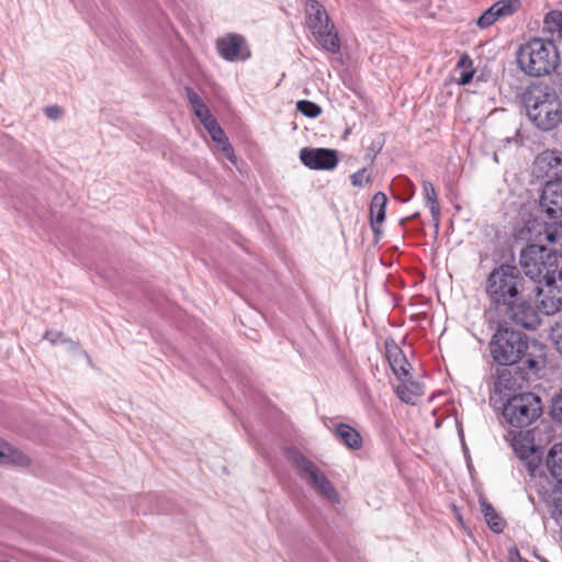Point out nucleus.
I'll return each instance as SVG.
<instances>
[{"label":"nucleus","mask_w":562,"mask_h":562,"mask_svg":"<svg viewBox=\"0 0 562 562\" xmlns=\"http://www.w3.org/2000/svg\"><path fill=\"white\" fill-rule=\"evenodd\" d=\"M546 464L557 482L562 483V442L553 445L546 458Z\"/></svg>","instance_id":"24"},{"label":"nucleus","mask_w":562,"mask_h":562,"mask_svg":"<svg viewBox=\"0 0 562 562\" xmlns=\"http://www.w3.org/2000/svg\"><path fill=\"white\" fill-rule=\"evenodd\" d=\"M525 290V279L516 266L501 265L486 280V294L502 321L532 328L536 314L524 296Z\"/></svg>","instance_id":"1"},{"label":"nucleus","mask_w":562,"mask_h":562,"mask_svg":"<svg viewBox=\"0 0 562 562\" xmlns=\"http://www.w3.org/2000/svg\"><path fill=\"white\" fill-rule=\"evenodd\" d=\"M45 114L49 119L56 120V119H58L60 116L61 109L59 106H57V105L47 106V108H45Z\"/></svg>","instance_id":"37"},{"label":"nucleus","mask_w":562,"mask_h":562,"mask_svg":"<svg viewBox=\"0 0 562 562\" xmlns=\"http://www.w3.org/2000/svg\"><path fill=\"white\" fill-rule=\"evenodd\" d=\"M458 68H472V59L469 55L463 54L457 64Z\"/></svg>","instance_id":"38"},{"label":"nucleus","mask_w":562,"mask_h":562,"mask_svg":"<svg viewBox=\"0 0 562 562\" xmlns=\"http://www.w3.org/2000/svg\"><path fill=\"white\" fill-rule=\"evenodd\" d=\"M184 90L195 116L200 120L203 126L206 128V126L215 123L216 119L213 116L209 106L204 103L201 97L191 87H186Z\"/></svg>","instance_id":"19"},{"label":"nucleus","mask_w":562,"mask_h":562,"mask_svg":"<svg viewBox=\"0 0 562 562\" xmlns=\"http://www.w3.org/2000/svg\"><path fill=\"white\" fill-rule=\"evenodd\" d=\"M551 416L555 422L562 424V390L552 398Z\"/></svg>","instance_id":"31"},{"label":"nucleus","mask_w":562,"mask_h":562,"mask_svg":"<svg viewBox=\"0 0 562 562\" xmlns=\"http://www.w3.org/2000/svg\"><path fill=\"white\" fill-rule=\"evenodd\" d=\"M300 160L312 170H333L338 165L337 150L330 148L304 147Z\"/></svg>","instance_id":"12"},{"label":"nucleus","mask_w":562,"mask_h":562,"mask_svg":"<svg viewBox=\"0 0 562 562\" xmlns=\"http://www.w3.org/2000/svg\"><path fill=\"white\" fill-rule=\"evenodd\" d=\"M205 130L210 134L212 140L216 143V146L218 150L223 154V156L229 161L235 162L236 156L234 149L231 146L224 131L218 125L217 121H215V123H212L210 126H206Z\"/></svg>","instance_id":"20"},{"label":"nucleus","mask_w":562,"mask_h":562,"mask_svg":"<svg viewBox=\"0 0 562 562\" xmlns=\"http://www.w3.org/2000/svg\"><path fill=\"white\" fill-rule=\"evenodd\" d=\"M520 461L524 468L527 470L530 477L536 479L537 476H539L541 479L542 476H546L543 474V471L540 469L541 458L537 453V451L530 454L528 459H521Z\"/></svg>","instance_id":"29"},{"label":"nucleus","mask_w":562,"mask_h":562,"mask_svg":"<svg viewBox=\"0 0 562 562\" xmlns=\"http://www.w3.org/2000/svg\"><path fill=\"white\" fill-rule=\"evenodd\" d=\"M521 100L528 120L539 131L551 132L562 123V101L548 83H531L525 89Z\"/></svg>","instance_id":"2"},{"label":"nucleus","mask_w":562,"mask_h":562,"mask_svg":"<svg viewBox=\"0 0 562 562\" xmlns=\"http://www.w3.org/2000/svg\"><path fill=\"white\" fill-rule=\"evenodd\" d=\"M385 356L393 373L400 380L408 375L409 363L402 349L393 340H385Z\"/></svg>","instance_id":"17"},{"label":"nucleus","mask_w":562,"mask_h":562,"mask_svg":"<svg viewBox=\"0 0 562 562\" xmlns=\"http://www.w3.org/2000/svg\"><path fill=\"white\" fill-rule=\"evenodd\" d=\"M542 413L541 400L535 393H521L508 398L503 407V417L514 428H525Z\"/></svg>","instance_id":"5"},{"label":"nucleus","mask_w":562,"mask_h":562,"mask_svg":"<svg viewBox=\"0 0 562 562\" xmlns=\"http://www.w3.org/2000/svg\"><path fill=\"white\" fill-rule=\"evenodd\" d=\"M539 207L549 220L557 221L562 217V176L553 177L544 183Z\"/></svg>","instance_id":"10"},{"label":"nucleus","mask_w":562,"mask_h":562,"mask_svg":"<svg viewBox=\"0 0 562 562\" xmlns=\"http://www.w3.org/2000/svg\"><path fill=\"white\" fill-rule=\"evenodd\" d=\"M546 238L551 245V254L562 257V220L554 221L546 227Z\"/></svg>","instance_id":"26"},{"label":"nucleus","mask_w":562,"mask_h":562,"mask_svg":"<svg viewBox=\"0 0 562 562\" xmlns=\"http://www.w3.org/2000/svg\"><path fill=\"white\" fill-rule=\"evenodd\" d=\"M533 291L539 297V308L547 315H553L562 308V272L548 277L541 284H535Z\"/></svg>","instance_id":"9"},{"label":"nucleus","mask_w":562,"mask_h":562,"mask_svg":"<svg viewBox=\"0 0 562 562\" xmlns=\"http://www.w3.org/2000/svg\"><path fill=\"white\" fill-rule=\"evenodd\" d=\"M480 506L490 529L496 533L502 532L506 526L505 519L501 517L493 505L490 504L485 498L480 499Z\"/></svg>","instance_id":"25"},{"label":"nucleus","mask_w":562,"mask_h":562,"mask_svg":"<svg viewBox=\"0 0 562 562\" xmlns=\"http://www.w3.org/2000/svg\"><path fill=\"white\" fill-rule=\"evenodd\" d=\"M541 562H549V561H547V560L542 559V560H541Z\"/></svg>","instance_id":"41"},{"label":"nucleus","mask_w":562,"mask_h":562,"mask_svg":"<svg viewBox=\"0 0 562 562\" xmlns=\"http://www.w3.org/2000/svg\"><path fill=\"white\" fill-rule=\"evenodd\" d=\"M551 338L557 350L562 355V319L552 327Z\"/></svg>","instance_id":"34"},{"label":"nucleus","mask_w":562,"mask_h":562,"mask_svg":"<svg viewBox=\"0 0 562 562\" xmlns=\"http://www.w3.org/2000/svg\"><path fill=\"white\" fill-rule=\"evenodd\" d=\"M305 12L307 26L317 43L327 52L338 53L340 49L338 34L334 25H329V16L324 5L317 0H307Z\"/></svg>","instance_id":"6"},{"label":"nucleus","mask_w":562,"mask_h":562,"mask_svg":"<svg viewBox=\"0 0 562 562\" xmlns=\"http://www.w3.org/2000/svg\"><path fill=\"white\" fill-rule=\"evenodd\" d=\"M423 192L427 204L438 201L435 188L431 182L426 180L423 181Z\"/></svg>","instance_id":"35"},{"label":"nucleus","mask_w":562,"mask_h":562,"mask_svg":"<svg viewBox=\"0 0 562 562\" xmlns=\"http://www.w3.org/2000/svg\"><path fill=\"white\" fill-rule=\"evenodd\" d=\"M521 0H499L485 10L476 20L481 29L492 26L499 18L509 16L519 10Z\"/></svg>","instance_id":"15"},{"label":"nucleus","mask_w":562,"mask_h":562,"mask_svg":"<svg viewBox=\"0 0 562 562\" xmlns=\"http://www.w3.org/2000/svg\"><path fill=\"white\" fill-rule=\"evenodd\" d=\"M503 367L497 370V375L493 382V391L504 395L521 387L522 383L529 379L530 373L536 374L538 372L527 369L524 364H518L516 368Z\"/></svg>","instance_id":"11"},{"label":"nucleus","mask_w":562,"mask_h":562,"mask_svg":"<svg viewBox=\"0 0 562 562\" xmlns=\"http://www.w3.org/2000/svg\"><path fill=\"white\" fill-rule=\"evenodd\" d=\"M44 339L48 340L53 345H56L59 342L66 344L70 351L82 353L83 356H86L88 358L89 362H91L90 357L88 356V353L85 350L81 349L80 345L76 341H72L71 339L64 337L63 333H60V331H46L44 334Z\"/></svg>","instance_id":"27"},{"label":"nucleus","mask_w":562,"mask_h":562,"mask_svg":"<svg viewBox=\"0 0 562 562\" xmlns=\"http://www.w3.org/2000/svg\"><path fill=\"white\" fill-rule=\"evenodd\" d=\"M296 109L303 115L311 117V119L317 117L322 112L321 106L310 100L297 101Z\"/></svg>","instance_id":"30"},{"label":"nucleus","mask_w":562,"mask_h":562,"mask_svg":"<svg viewBox=\"0 0 562 562\" xmlns=\"http://www.w3.org/2000/svg\"><path fill=\"white\" fill-rule=\"evenodd\" d=\"M334 435L336 439L351 450H359L362 447L361 435L347 424H337L334 429Z\"/></svg>","instance_id":"21"},{"label":"nucleus","mask_w":562,"mask_h":562,"mask_svg":"<svg viewBox=\"0 0 562 562\" xmlns=\"http://www.w3.org/2000/svg\"><path fill=\"white\" fill-rule=\"evenodd\" d=\"M473 74H474V71H473L472 68H470V70L463 71L461 74L460 82L462 85L469 83L472 80V78H473Z\"/></svg>","instance_id":"39"},{"label":"nucleus","mask_w":562,"mask_h":562,"mask_svg":"<svg viewBox=\"0 0 562 562\" xmlns=\"http://www.w3.org/2000/svg\"><path fill=\"white\" fill-rule=\"evenodd\" d=\"M536 348V344L529 346L525 333L509 328H499L490 341V352L494 361L505 367L524 364L531 371H539L541 368L542 356H537L531 350Z\"/></svg>","instance_id":"3"},{"label":"nucleus","mask_w":562,"mask_h":562,"mask_svg":"<svg viewBox=\"0 0 562 562\" xmlns=\"http://www.w3.org/2000/svg\"><path fill=\"white\" fill-rule=\"evenodd\" d=\"M537 492L550 517L557 521L560 520L562 518L561 483H552L547 480L546 484L539 483Z\"/></svg>","instance_id":"14"},{"label":"nucleus","mask_w":562,"mask_h":562,"mask_svg":"<svg viewBox=\"0 0 562 562\" xmlns=\"http://www.w3.org/2000/svg\"><path fill=\"white\" fill-rule=\"evenodd\" d=\"M427 205H428V207L430 210L435 227H436V229H438L439 228V224H440V205H439V202L438 201L431 202V203H428Z\"/></svg>","instance_id":"36"},{"label":"nucleus","mask_w":562,"mask_h":562,"mask_svg":"<svg viewBox=\"0 0 562 562\" xmlns=\"http://www.w3.org/2000/svg\"><path fill=\"white\" fill-rule=\"evenodd\" d=\"M544 23L549 27H554L557 31H562V12L552 11L544 18Z\"/></svg>","instance_id":"32"},{"label":"nucleus","mask_w":562,"mask_h":562,"mask_svg":"<svg viewBox=\"0 0 562 562\" xmlns=\"http://www.w3.org/2000/svg\"><path fill=\"white\" fill-rule=\"evenodd\" d=\"M289 460L299 476L305 481L317 494L331 502L337 503L339 501L336 488L315 463L305 458L297 450H293L289 453Z\"/></svg>","instance_id":"7"},{"label":"nucleus","mask_w":562,"mask_h":562,"mask_svg":"<svg viewBox=\"0 0 562 562\" xmlns=\"http://www.w3.org/2000/svg\"><path fill=\"white\" fill-rule=\"evenodd\" d=\"M512 447L520 460L528 459L530 454L537 451L536 447L531 442L522 439L520 434L518 437H514Z\"/></svg>","instance_id":"28"},{"label":"nucleus","mask_w":562,"mask_h":562,"mask_svg":"<svg viewBox=\"0 0 562 562\" xmlns=\"http://www.w3.org/2000/svg\"><path fill=\"white\" fill-rule=\"evenodd\" d=\"M554 257L546 246L531 244L524 248L519 256V263L525 274L535 282L541 281L555 273L552 269Z\"/></svg>","instance_id":"8"},{"label":"nucleus","mask_w":562,"mask_h":562,"mask_svg":"<svg viewBox=\"0 0 562 562\" xmlns=\"http://www.w3.org/2000/svg\"><path fill=\"white\" fill-rule=\"evenodd\" d=\"M516 57L519 68L532 77L551 74L560 61V53L555 43L541 37H533L520 45Z\"/></svg>","instance_id":"4"},{"label":"nucleus","mask_w":562,"mask_h":562,"mask_svg":"<svg viewBox=\"0 0 562 562\" xmlns=\"http://www.w3.org/2000/svg\"><path fill=\"white\" fill-rule=\"evenodd\" d=\"M221 57L228 61L245 60L250 56L245 38L239 34H227L216 41Z\"/></svg>","instance_id":"13"},{"label":"nucleus","mask_w":562,"mask_h":562,"mask_svg":"<svg viewBox=\"0 0 562 562\" xmlns=\"http://www.w3.org/2000/svg\"><path fill=\"white\" fill-rule=\"evenodd\" d=\"M30 459L22 451L13 448L8 442L0 440V464H14L25 467Z\"/></svg>","instance_id":"22"},{"label":"nucleus","mask_w":562,"mask_h":562,"mask_svg":"<svg viewBox=\"0 0 562 562\" xmlns=\"http://www.w3.org/2000/svg\"><path fill=\"white\" fill-rule=\"evenodd\" d=\"M398 397L406 404L415 405L424 395V385L417 381H403L396 389Z\"/></svg>","instance_id":"23"},{"label":"nucleus","mask_w":562,"mask_h":562,"mask_svg":"<svg viewBox=\"0 0 562 562\" xmlns=\"http://www.w3.org/2000/svg\"><path fill=\"white\" fill-rule=\"evenodd\" d=\"M387 198L383 192H376L370 203V225L375 236L382 233L381 225L385 220Z\"/></svg>","instance_id":"18"},{"label":"nucleus","mask_w":562,"mask_h":562,"mask_svg":"<svg viewBox=\"0 0 562 562\" xmlns=\"http://www.w3.org/2000/svg\"><path fill=\"white\" fill-rule=\"evenodd\" d=\"M533 169L538 176L562 177V151L547 149L537 155Z\"/></svg>","instance_id":"16"},{"label":"nucleus","mask_w":562,"mask_h":562,"mask_svg":"<svg viewBox=\"0 0 562 562\" xmlns=\"http://www.w3.org/2000/svg\"><path fill=\"white\" fill-rule=\"evenodd\" d=\"M352 186L362 188L371 181L370 176L367 175V169L362 168L350 176Z\"/></svg>","instance_id":"33"},{"label":"nucleus","mask_w":562,"mask_h":562,"mask_svg":"<svg viewBox=\"0 0 562 562\" xmlns=\"http://www.w3.org/2000/svg\"><path fill=\"white\" fill-rule=\"evenodd\" d=\"M515 553H516L517 557H519V552H518L517 549H515Z\"/></svg>","instance_id":"40"}]
</instances>
